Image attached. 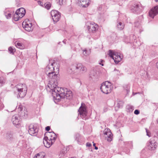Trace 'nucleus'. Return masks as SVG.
I'll return each mask as SVG.
<instances>
[{
    "mask_svg": "<svg viewBox=\"0 0 158 158\" xmlns=\"http://www.w3.org/2000/svg\"><path fill=\"white\" fill-rule=\"evenodd\" d=\"M53 64V63L51 65H49L46 68L45 72H42L40 76H41L42 79L43 80L45 79V77L47 76L51 79L46 87V90L47 92L51 93L53 100L55 102H56L55 98L58 93L61 90V88L57 86V80L58 78L57 77V75L59 73L58 66L56 68V73H54L55 72L53 71L54 69Z\"/></svg>",
    "mask_w": 158,
    "mask_h": 158,
    "instance_id": "f257e3e1",
    "label": "nucleus"
},
{
    "mask_svg": "<svg viewBox=\"0 0 158 158\" xmlns=\"http://www.w3.org/2000/svg\"><path fill=\"white\" fill-rule=\"evenodd\" d=\"M14 93L17 98H23L26 95L27 91V88L24 84H19L16 85L14 88Z\"/></svg>",
    "mask_w": 158,
    "mask_h": 158,
    "instance_id": "f03ea898",
    "label": "nucleus"
},
{
    "mask_svg": "<svg viewBox=\"0 0 158 158\" xmlns=\"http://www.w3.org/2000/svg\"><path fill=\"white\" fill-rule=\"evenodd\" d=\"M72 97V92L67 88H61L55 98V103L59 102L60 98L70 99Z\"/></svg>",
    "mask_w": 158,
    "mask_h": 158,
    "instance_id": "7ed1b4c3",
    "label": "nucleus"
},
{
    "mask_svg": "<svg viewBox=\"0 0 158 158\" xmlns=\"http://www.w3.org/2000/svg\"><path fill=\"white\" fill-rule=\"evenodd\" d=\"M111 83L108 81L103 82L100 86V89L103 93L108 94L111 92Z\"/></svg>",
    "mask_w": 158,
    "mask_h": 158,
    "instance_id": "20e7f679",
    "label": "nucleus"
},
{
    "mask_svg": "<svg viewBox=\"0 0 158 158\" xmlns=\"http://www.w3.org/2000/svg\"><path fill=\"white\" fill-rule=\"evenodd\" d=\"M70 69L73 71H76L82 73L85 72L87 70L86 67L81 63L73 64L70 66Z\"/></svg>",
    "mask_w": 158,
    "mask_h": 158,
    "instance_id": "39448f33",
    "label": "nucleus"
},
{
    "mask_svg": "<svg viewBox=\"0 0 158 158\" xmlns=\"http://www.w3.org/2000/svg\"><path fill=\"white\" fill-rule=\"evenodd\" d=\"M108 54L109 56L114 60L116 64H118L121 60L122 58L120 54L118 52L110 50L109 51Z\"/></svg>",
    "mask_w": 158,
    "mask_h": 158,
    "instance_id": "423d86ee",
    "label": "nucleus"
},
{
    "mask_svg": "<svg viewBox=\"0 0 158 158\" xmlns=\"http://www.w3.org/2000/svg\"><path fill=\"white\" fill-rule=\"evenodd\" d=\"M89 32H94L98 28V25L94 22L87 23L85 27Z\"/></svg>",
    "mask_w": 158,
    "mask_h": 158,
    "instance_id": "0eeeda50",
    "label": "nucleus"
},
{
    "mask_svg": "<svg viewBox=\"0 0 158 158\" xmlns=\"http://www.w3.org/2000/svg\"><path fill=\"white\" fill-rule=\"evenodd\" d=\"M143 7L142 6H139V4L135 3L131 7V10L134 13L139 14L143 10Z\"/></svg>",
    "mask_w": 158,
    "mask_h": 158,
    "instance_id": "6e6552de",
    "label": "nucleus"
},
{
    "mask_svg": "<svg viewBox=\"0 0 158 158\" xmlns=\"http://www.w3.org/2000/svg\"><path fill=\"white\" fill-rule=\"evenodd\" d=\"M51 15L54 23L57 22L60 19L61 14L57 10H52Z\"/></svg>",
    "mask_w": 158,
    "mask_h": 158,
    "instance_id": "1a4fd4ad",
    "label": "nucleus"
},
{
    "mask_svg": "<svg viewBox=\"0 0 158 158\" xmlns=\"http://www.w3.org/2000/svg\"><path fill=\"white\" fill-rule=\"evenodd\" d=\"M103 134L105 139L107 141L110 142L112 140L113 135L109 129H105L103 131Z\"/></svg>",
    "mask_w": 158,
    "mask_h": 158,
    "instance_id": "9d476101",
    "label": "nucleus"
},
{
    "mask_svg": "<svg viewBox=\"0 0 158 158\" xmlns=\"http://www.w3.org/2000/svg\"><path fill=\"white\" fill-rule=\"evenodd\" d=\"M12 121L14 125L16 126L17 127H19L21 126V118L18 115H13L12 118Z\"/></svg>",
    "mask_w": 158,
    "mask_h": 158,
    "instance_id": "9b49d317",
    "label": "nucleus"
},
{
    "mask_svg": "<svg viewBox=\"0 0 158 158\" xmlns=\"http://www.w3.org/2000/svg\"><path fill=\"white\" fill-rule=\"evenodd\" d=\"M75 140L76 141L78 144L81 145L84 143L85 139L84 137L78 133L75 134L74 135Z\"/></svg>",
    "mask_w": 158,
    "mask_h": 158,
    "instance_id": "f8f14e48",
    "label": "nucleus"
},
{
    "mask_svg": "<svg viewBox=\"0 0 158 158\" xmlns=\"http://www.w3.org/2000/svg\"><path fill=\"white\" fill-rule=\"evenodd\" d=\"M18 110L19 115L20 117L25 118L26 117L27 115V111L25 109L23 110V106L21 105H19L18 107L16 108Z\"/></svg>",
    "mask_w": 158,
    "mask_h": 158,
    "instance_id": "ddd939ff",
    "label": "nucleus"
},
{
    "mask_svg": "<svg viewBox=\"0 0 158 158\" xmlns=\"http://www.w3.org/2000/svg\"><path fill=\"white\" fill-rule=\"evenodd\" d=\"M78 112L81 117L85 118L86 116L87 113L84 103H81V106L78 110Z\"/></svg>",
    "mask_w": 158,
    "mask_h": 158,
    "instance_id": "4468645a",
    "label": "nucleus"
},
{
    "mask_svg": "<svg viewBox=\"0 0 158 158\" xmlns=\"http://www.w3.org/2000/svg\"><path fill=\"white\" fill-rule=\"evenodd\" d=\"M22 26L25 30L27 31H30L32 30V23L29 21H24L22 23Z\"/></svg>",
    "mask_w": 158,
    "mask_h": 158,
    "instance_id": "2eb2a0df",
    "label": "nucleus"
},
{
    "mask_svg": "<svg viewBox=\"0 0 158 158\" xmlns=\"http://www.w3.org/2000/svg\"><path fill=\"white\" fill-rule=\"evenodd\" d=\"M157 143L153 139H151L148 146V149L153 150L156 149L157 147Z\"/></svg>",
    "mask_w": 158,
    "mask_h": 158,
    "instance_id": "dca6fc26",
    "label": "nucleus"
},
{
    "mask_svg": "<svg viewBox=\"0 0 158 158\" xmlns=\"http://www.w3.org/2000/svg\"><path fill=\"white\" fill-rule=\"evenodd\" d=\"M38 131V129L35 126L32 124L29 126L28 132L30 135L35 136L37 135Z\"/></svg>",
    "mask_w": 158,
    "mask_h": 158,
    "instance_id": "f3484780",
    "label": "nucleus"
},
{
    "mask_svg": "<svg viewBox=\"0 0 158 158\" xmlns=\"http://www.w3.org/2000/svg\"><path fill=\"white\" fill-rule=\"evenodd\" d=\"M98 78V74L96 71L92 70L89 75V79L90 80L95 81L97 80Z\"/></svg>",
    "mask_w": 158,
    "mask_h": 158,
    "instance_id": "a211bd4d",
    "label": "nucleus"
},
{
    "mask_svg": "<svg viewBox=\"0 0 158 158\" xmlns=\"http://www.w3.org/2000/svg\"><path fill=\"white\" fill-rule=\"evenodd\" d=\"M158 14V5L156 6L152 9L149 12V16L153 18L155 16Z\"/></svg>",
    "mask_w": 158,
    "mask_h": 158,
    "instance_id": "6ab92c4d",
    "label": "nucleus"
},
{
    "mask_svg": "<svg viewBox=\"0 0 158 158\" xmlns=\"http://www.w3.org/2000/svg\"><path fill=\"white\" fill-rule=\"evenodd\" d=\"M48 135V139L54 143L57 138L56 135L53 132H47L45 134V135Z\"/></svg>",
    "mask_w": 158,
    "mask_h": 158,
    "instance_id": "aec40b11",
    "label": "nucleus"
},
{
    "mask_svg": "<svg viewBox=\"0 0 158 158\" xmlns=\"http://www.w3.org/2000/svg\"><path fill=\"white\" fill-rule=\"evenodd\" d=\"M43 143L44 146L47 148H49L54 143L52 141H51L47 136H45L44 138Z\"/></svg>",
    "mask_w": 158,
    "mask_h": 158,
    "instance_id": "412c9836",
    "label": "nucleus"
},
{
    "mask_svg": "<svg viewBox=\"0 0 158 158\" xmlns=\"http://www.w3.org/2000/svg\"><path fill=\"white\" fill-rule=\"evenodd\" d=\"M90 0H78V4L83 7H86L88 6Z\"/></svg>",
    "mask_w": 158,
    "mask_h": 158,
    "instance_id": "4be33fe9",
    "label": "nucleus"
},
{
    "mask_svg": "<svg viewBox=\"0 0 158 158\" xmlns=\"http://www.w3.org/2000/svg\"><path fill=\"white\" fill-rule=\"evenodd\" d=\"M15 12L20 15V17L21 16L22 18L24 16L26 13L25 10L23 8H21L18 9Z\"/></svg>",
    "mask_w": 158,
    "mask_h": 158,
    "instance_id": "5701e85b",
    "label": "nucleus"
},
{
    "mask_svg": "<svg viewBox=\"0 0 158 158\" xmlns=\"http://www.w3.org/2000/svg\"><path fill=\"white\" fill-rule=\"evenodd\" d=\"M116 27L118 30H122L124 28V24L123 23L118 20L117 22Z\"/></svg>",
    "mask_w": 158,
    "mask_h": 158,
    "instance_id": "b1692460",
    "label": "nucleus"
},
{
    "mask_svg": "<svg viewBox=\"0 0 158 158\" xmlns=\"http://www.w3.org/2000/svg\"><path fill=\"white\" fill-rule=\"evenodd\" d=\"M7 139L9 141H12L13 140L14 138L13 137L12 134L10 132L7 133L6 135Z\"/></svg>",
    "mask_w": 158,
    "mask_h": 158,
    "instance_id": "393cba45",
    "label": "nucleus"
},
{
    "mask_svg": "<svg viewBox=\"0 0 158 158\" xmlns=\"http://www.w3.org/2000/svg\"><path fill=\"white\" fill-rule=\"evenodd\" d=\"M115 103H117V104H116L115 108L116 107H118V108H121L123 107V103L122 101L118 100Z\"/></svg>",
    "mask_w": 158,
    "mask_h": 158,
    "instance_id": "a878e982",
    "label": "nucleus"
},
{
    "mask_svg": "<svg viewBox=\"0 0 158 158\" xmlns=\"http://www.w3.org/2000/svg\"><path fill=\"white\" fill-rule=\"evenodd\" d=\"M124 144L126 147L128 148H131L133 147V144L132 141L125 142Z\"/></svg>",
    "mask_w": 158,
    "mask_h": 158,
    "instance_id": "bb28decb",
    "label": "nucleus"
},
{
    "mask_svg": "<svg viewBox=\"0 0 158 158\" xmlns=\"http://www.w3.org/2000/svg\"><path fill=\"white\" fill-rule=\"evenodd\" d=\"M83 51V55L85 56H87L89 55L91 52L90 50V49L87 50L86 49H85L82 50Z\"/></svg>",
    "mask_w": 158,
    "mask_h": 158,
    "instance_id": "cd10ccee",
    "label": "nucleus"
},
{
    "mask_svg": "<svg viewBox=\"0 0 158 158\" xmlns=\"http://www.w3.org/2000/svg\"><path fill=\"white\" fill-rule=\"evenodd\" d=\"M126 109L127 112H132L134 109V107L132 106L128 105L126 106Z\"/></svg>",
    "mask_w": 158,
    "mask_h": 158,
    "instance_id": "c85d7f7f",
    "label": "nucleus"
},
{
    "mask_svg": "<svg viewBox=\"0 0 158 158\" xmlns=\"http://www.w3.org/2000/svg\"><path fill=\"white\" fill-rule=\"evenodd\" d=\"M13 19L15 21H18L19 20L20 18H21V16L20 17V15L17 13H16L15 12V14H14L13 16Z\"/></svg>",
    "mask_w": 158,
    "mask_h": 158,
    "instance_id": "c756f323",
    "label": "nucleus"
},
{
    "mask_svg": "<svg viewBox=\"0 0 158 158\" xmlns=\"http://www.w3.org/2000/svg\"><path fill=\"white\" fill-rule=\"evenodd\" d=\"M15 44L16 46L19 48L20 49H22L23 48V46L21 43H19L18 41H16Z\"/></svg>",
    "mask_w": 158,
    "mask_h": 158,
    "instance_id": "7c9ffc66",
    "label": "nucleus"
},
{
    "mask_svg": "<svg viewBox=\"0 0 158 158\" xmlns=\"http://www.w3.org/2000/svg\"><path fill=\"white\" fill-rule=\"evenodd\" d=\"M66 152L64 149H62L60 152L59 155L60 157H64L65 156V154Z\"/></svg>",
    "mask_w": 158,
    "mask_h": 158,
    "instance_id": "2f4dec72",
    "label": "nucleus"
},
{
    "mask_svg": "<svg viewBox=\"0 0 158 158\" xmlns=\"http://www.w3.org/2000/svg\"><path fill=\"white\" fill-rule=\"evenodd\" d=\"M44 7L47 10H49L51 6V4L49 2H47L44 4Z\"/></svg>",
    "mask_w": 158,
    "mask_h": 158,
    "instance_id": "473e14b6",
    "label": "nucleus"
},
{
    "mask_svg": "<svg viewBox=\"0 0 158 158\" xmlns=\"http://www.w3.org/2000/svg\"><path fill=\"white\" fill-rule=\"evenodd\" d=\"M52 61V60H49V62H50V63H51V64H49L47 66V67H46V68H47V67H48L49 65H51L52 64V63H53V67H54V70L53 71L54 72H55V73H56V72L57 71V70H56V69H55V67H54V64H56V63H55V62H53V63H51V61ZM58 66V69H59V65H58H58H57V67H56V68H57V66Z\"/></svg>",
    "mask_w": 158,
    "mask_h": 158,
    "instance_id": "72a5a7b5",
    "label": "nucleus"
},
{
    "mask_svg": "<svg viewBox=\"0 0 158 158\" xmlns=\"http://www.w3.org/2000/svg\"><path fill=\"white\" fill-rule=\"evenodd\" d=\"M140 22L141 21H137L135 22L134 23L135 27H141Z\"/></svg>",
    "mask_w": 158,
    "mask_h": 158,
    "instance_id": "f704fd0d",
    "label": "nucleus"
},
{
    "mask_svg": "<svg viewBox=\"0 0 158 158\" xmlns=\"http://www.w3.org/2000/svg\"><path fill=\"white\" fill-rule=\"evenodd\" d=\"M123 87L125 90H126L127 94H128L130 92V86L128 85H126Z\"/></svg>",
    "mask_w": 158,
    "mask_h": 158,
    "instance_id": "c9c22d12",
    "label": "nucleus"
},
{
    "mask_svg": "<svg viewBox=\"0 0 158 158\" xmlns=\"http://www.w3.org/2000/svg\"><path fill=\"white\" fill-rule=\"evenodd\" d=\"M15 49L12 47H10L9 48L8 50L10 52V53L14 54V52L15 51Z\"/></svg>",
    "mask_w": 158,
    "mask_h": 158,
    "instance_id": "e433bc0d",
    "label": "nucleus"
},
{
    "mask_svg": "<svg viewBox=\"0 0 158 158\" xmlns=\"http://www.w3.org/2000/svg\"><path fill=\"white\" fill-rule=\"evenodd\" d=\"M57 3L60 5H61L65 2V0H56Z\"/></svg>",
    "mask_w": 158,
    "mask_h": 158,
    "instance_id": "4c0bfd02",
    "label": "nucleus"
},
{
    "mask_svg": "<svg viewBox=\"0 0 158 158\" xmlns=\"http://www.w3.org/2000/svg\"><path fill=\"white\" fill-rule=\"evenodd\" d=\"M5 82V80L4 78L2 77H0V84L2 85Z\"/></svg>",
    "mask_w": 158,
    "mask_h": 158,
    "instance_id": "58836bf2",
    "label": "nucleus"
},
{
    "mask_svg": "<svg viewBox=\"0 0 158 158\" xmlns=\"http://www.w3.org/2000/svg\"><path fill=\"white\" fill-rule=\"evenodd\" d=\"M5 16L7 19H9L11 17V14L10 13H8L7 14H5Z\"/></svg>",
    "mask_w": 158,
    "mask_h": 158,
    "instance_id": "ea45409f",
    "label": "nucleus"
},
{
    "mask_svg": "<svg viewBox=\"0 0 158 158\" xmlns=\"http://www.w3.org/2000/svg\"><path fill=\"white\" fill-rule=\"evenodd\" d=\"M42 155V156L40 157V158H44V157L45 156V154L44 152H40V156Z\"/></svg>",
    "mask_w": 158,
    "mask_h": 158,
    "instance_id": "a19ab883",
    "label": "nucleus"
},
{
    "mask_svg": "<svg viewBox=\"0 0 158 158\" xmlns=\"http://www.w3.org/2000/svg\"><path fill=\"white\" fill-rule=\"evenodd\" d=\"M134 113L135 114L138 115L139 113V111L138 110H135L134 112Z\"/></svg>",
    "mask_w": 158,
    "mask_h": 158,
    "instance_id": "79ce46f5",
    "label": "nucleus"
},
{
    "mask_svg": "<svg viewBox=\"0 0 158 158\" xmlns=\"http://www.w3.org/2000/svg\"><path fill=\"white\" fill-rule=\"evenodd\" d=\"M145 129L147 133V135L149 137H150L151 136L150 133L148 131L147 129L146 128Z\"/></svg>",
    "mask_w": 158,
    "mask_h": 158,
    "instance_id": "37998d69",
    "label": "nucleus"
},
{
    "mask_svg": "<svg viewBox=\"0 0 158 158\" xmlns=\"http://www.w3.org/2000/svg\"><path fill=\"white\" fill-rule=\"evenodd\" d=\"M86 146L87 147H90L92 145L91 143L89 142H87L86 143Z\"/></svg>",
    "mask_w": 158,
    "mask_h": 158,
    "instance_id": "c03bdc74",
    "label": "nucleus"
},
{
    "mask_svg": "<svg viewBox=\"0 0 158 158\" xmlns=\"http://www.w3.org/2000/svg\"><path fill=\"white\" fill-rule=\"evenodd\" d=\"M50 129V127L49 126H47L45 128V130L47 131H48Z\"/></svg>",
    "mask_w": 158,
    "mask_h": 158,
    "instance_id": "a18cd8bd",
    "label": "nucleus"
},
{
    "mask_svg": "<svg viewBox=\"0 0 158 158\" xmlns=\"http://www.w3.org/2000/svg\"><path fill=\"white\" fill-rule=\"evenodd\" d=\"M37 155H35L34 158H40V154L39 153H37L36 154Z\"/></svg>",
    "mask_w": 158,
    "mask_h": 158,
    "instance_id": "49530a36",
    "label": "nucleus"
},
{
    "mask_svg": "<svg viewBox=\"0 0 158 158\" xmlns=\"http://www.w3.org/2000/svg\"><path fill=\"white\" fill-rule=\"evenodd\" d=\"M108 110V109L107 107H104L103 108V111L104 112H106Z\"/></svg>",
    "mask_w": 158,
    "mask_h": 158,
    "instance_id": "de8ad7c7",
    "label": "nucleus"
},
{
    "mask_svg": "<svg viewBox=\"0 0 158 158\" xmlns=\"http://www.w3.org/2000/svg\"><path fill=\"white\" fill-rule=\"evenodd\" d=\"M114 71L117 72V74H118V73H119V71L118 70V69H114Z\"/></svg>",
    "mask_w": 158,
    "mask_h": 158,
    "instance_id": "09e8293b",
    "label": "nucleus"
},
{
    "mask_svg": "<svg viewBox=\"0 0 158 158\" xmlns=\"http://www.w3.org/2000/svg\"><path fill=\"white\" fill-rule=\"evenodd\" d=\"M103 60H101V62H100L99 64H100V65H101L102 66H103L104 64H103L102 63V62H103Z\"/></svg>",
    "mask_w": 158,
    "mask_h": 158,
    "instance_id": "8fccbe9b",
    "label": "nucleus"
},
{
    "mask_svg": "<svg viewBox=\"0 0 158 158\" xmlns=\"http://www.w3.org/2000/svg\"><path fill=\"white\" fill-rule=\"evenodd\" d=\"M156 68L158 69V61L157 62H156Z\"/></svg>",
    "mask_w": 158,
    "mask_h": 158,
    "instance_id": "3c124183",
    "label": "nucleus"
},
{
    "mask_svg": "<svg viewBox=\"0 0 158 158\" xmlns=\"http://www.w3.org/2000/svg\"><path fill=\"white\" fill-rule=\"evenodd\" d=\"M94 149H95V150H97L98 149V147H96V146L94 147Z\"/></svg>",
    "mask_w": 158,
    "mask_h": 158,
    "instance_id": "603ef678",
    "label": "nucleus"
},
{
    "mask_svg": "<svg viewBox=\"0 0 158 158\" xmlns=\"http://www.w3.org/2000/svg\"><path fill=\"white\" fill-rule=\"evenodd\" d=\"M66 41V40H64L63 41V42L65 44V41Z\"/></svg>",
    "mask_w": 158,
    "mask_h": 158,
    "instance_id": "864d4df0",
    "label": "nucleus"
},
{
    "mask_svg": "<svg viewBox=\"0 0 158 158\" xmlns=\"http://www.w3.org/2000/svg\"><path fill=\"white\" fill-rule=\"evenodd\" d=\"M41 3H42V2L41 1H40V6H41L43 7V6L42 5H41Z\"/></svg>",
    "mask_w": 158,
    "mask_h": 158,
    "instance_id": "5fc2aeb1",
    "label": "nucleus"
},
{
    "mask_svg": "<svg viewBox=\"0 0 158 158\" xmlns=\"http://www.w3.org/2000/svg\"><path fill=\"white\" fill-rule=\"evenodd\" d=\"M93 143H94V142H93ZM95 145H96L95 143H93V146L94 147H95V146H96Z\"/></svg>",
    "mask_w": 158,
    "mask_h": 158,
    "instance_id": "6e6d98bb",
    "label": "nucleus"
},
{
    "mask_svg": "<svg viewBox=\"0 0 158 158\" xmlns=\"http://www.w3.org/2000/svg\"><path fill=\"white\" fill-rule=\"evenodd\" d=\"M156 123L158 124V118L156 120Z\"/></svg>",
    "mask_w": 158,
    "mask_h": 158,
    "instance_id": "4d7b16f0",
    "label": "nucleus"
},
{
    "mask_svg": "<svg viewBox=\"0 0 158 158\" xmlns=\"http://www.w3.org/2000/svg\"><path fill=\"white\" fill-rule=\"evenodd\" d=\"M155 1L157 2H158V0H155Z\"/></svg>",
    "mask_w": 158,
    "mask_h": 158,
    "instance_id": "13d9d810",
    "label": "nucleus"
},
{
    "mask_svg": "<svg viewBox=\"0 0 158 158\" xmlns=\"http://www.w3.org/2000/svg\"><path fill=\"white\" fill-rule=\"evenodd\" d=\"M139 18H140V19H141V18H142V16H140L139 17Z\"/></svg>",
    "mask_w": 158,
    "mask_h": 158,
    "instance_id": "bf43d9fd",
    "label": "nucleus"
},
{
    "mask_svg": "<svg viewBox=\"0 0 158 158\" xmlns=\"http://www.w3.org/2000/svg\"><path fill=\"white\" fill-rule=\"evenodd\" d=\"M144 150H143L142 151V152H144Z\"/></svg>",
    "mask_w": 158,
    "mask_h": 158,
    "instance_id": "052dcab7",
    "label": "nucleus"
},
{
    "mask_svg": "<svg viewBox=\"0 0 158 158\" xmlns=\"http://www.w3.org/2000/svg\"><path fill=\"white\" fill-rule=\"evenodd\" d=\"M71 48H73V49H74L73 48V47H71Z\"/></svg>",
    "mask_w": 158,
    "mask_h": 158,
    "instance_id": "680f3d73",
    "label": "nucleus"
},
{
    "mask_svg": "<svg viewBox=\"0 0 158 158\" xmlns=\"http://www.w3.org/2000/svg\"><path fill=\"white\" fill-rule=\"evenodd\" d=\"M39 2H40V1H38V2L39 3Z\"/></svg>",
    "mask_w": 158,
    "mask_h": 158,
    "instance_id": "e2e57ef3",
    "label": "nucleus"
},
{
    "mask_svg": "<svg viewBox=\"0 0 158 158\" xmlns=\"http://www.w3.org/2000/svg\"><path fill=\"white\" fill-rule=\"evenodd\" d=\"M71 158H74L73 157H71Z\"/></svg>",
    "mask_w": 158,
    "mask_h": 158,
    "instance_id": "0e129e2a",
    "label": "nucleus"
}]
</instances>
